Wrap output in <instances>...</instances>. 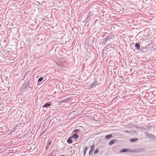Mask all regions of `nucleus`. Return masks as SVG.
Wrapping results in <instances>:
<instances>
[{
	"instance_id": "1",
	"label": "nucleus",
	"mask_w": 156,
	"mask_h": 156,
	"mask_svg": "<svg viewBox=\"0 0 156 156\" xmlns=\"http://www.w3.org/2000/svg\"><path fill=\"white\" fill-rule=\"evenodd\" d=\"M51 105V102H48L44 104L42 106V108H48Z\"/></svg>"
},
{
	"instance_id": "5",
	"label": "nucleus",
	"mask_w": 156,
	"mask_h": 156,
	"mask_svg": "<svg viewBox=\"0 0 156 156\" xmlns=\"http://www.w3.org/2000/svg\"><path fill=\"white\" fill-rule=\"evenodd\" d=\"M95 79V80L94 82L90 84L89 86V87L90 88H92L96 84H97V81Z\"/></svg>"
},
{
	"instance_id": "18",
	"label": "nucleus",
	"mask_w": 156,
	"mask_h": 156,
	"mask_svg": "<svg viewBox=\"0 0 156 156\" xmlns=\"http://www.w3.org/2000/svg\"><path fill=\"white\" fill-rule=\"evenodd\" d=\"M124 132L125 133H130V131L128 130H124Z\"/></svg>"
},
{
	"instance_id": "22",
	"label": "nucleus",
	"mask_w": 156,
	"mask_h": 156,
	"mask_svg": "<svg viewBox=\"0 0 156 156\" xmlns=\"http://www.w3.org/2000/svg\"><path fill=\"white\" fill-rule=\"evenodd\" d=\"M86 152L84 151L83 152V156H85V155Z\"/></svg>"
},
{
	"instance_id": "7",
	"label": "nucleus",
	"mask_w": 156,
	"mask_h": 156,
	"mask_svg": "<svg viewBox=\"0 0 156 156\" xmlns=\"http://www.w3.org/2000/svg\"><path fill=\"white\" fill-rule=\"evenodd\" d=\"M112 136V134H109L105 136L104 138L105 139H108L110 138Z\"/></svg>"
},
{
	"instance_id": "21",
	"label": "nucleus",
	"mask_w": 156,
	"mask_h": 156,
	"mask_svg": "<svg viewBox=\"0 0 156 156\" xmlns=\"http://www.w3.org/2000/svg\"><path fill=\"white\" fill-rule=\"evenodd\" d=\"M105 49H103L102 51V53H104V51H105Z\"/></svg>"
},
{
	"instance_id": "9",
	"label": "nucleus",
	"mask_w": 156,
	"mask_h": 156,
	"mask_svg": "<svg viewBox=\"0 0 156 156\" xmlns=\"http://www.w3.org/2000/svg\"><path fill=\"white\" fill-rule=\"evenodd\" d=\"M115 140H111L108 143V144L109 145H112L115 142Z\"/></svg>"
},
{
	"instance_id": "10",
	"label": "nucleus",
	"mask_w": 156,
	"mask_h": 156,
	"mask_svg": "<svg viewBox=\"0 0 156 156\" xmlns=\"http://www.w3.org/2000/svg\"><path fill=\"white\" fill-rule=\"evenodd\" d=\"M67 141L68 144H71L73 142L72 140L71 139V137H70L68 139H67Z\"/></svg>"
},
{
	"instance_id": "11",
	"label": "nucleus",
	"mask_w": 156,
	"mask_h": 156,
	"mask_svg": "<svg viewBox=\"0 0 156 156\" xmlns=\"http://www.w3.org/2000/svg\"><path fill=\"white\" fill-rule=\"evenodd\" d=\"M135 46L137 49H139L140 47V44L139 43H136L135 44Z\"/></svg>"
},
{
	"instance_id": "6",
	"label": "nucleus",
	"mask_w": 156,
	"mask_h": 156,
	"mask_svg": "<svg viewBox=\"0 0 156 156\" xmlns=\"http://www.w3.org/2000/svg\"><path fill=\"white\" fill-rule=\"evenodd\" d=\"M30 80H29L26 83L24 87V88L26 89H28L29 88V85L30 84Z\"/></svg>"
},
{
	"instance_id": "12",
	"label": "nucleus",
	"mask_w": 156,
	"mask_h": 156,
	"mask_svg": "<svg viewBox=\"0 0 156 156\" xmlns=\"http://www.w3.org/2000/svg\"><path fill=\"white\" fill-rule=\"evenodd\" d=\"M138 140L137 138H133L130 140L131 142H133L137 141Z\"/></svg>"
},
{
	"instance_id": "8",
	"label": "nucleus",
	"mask_w": 156,
	"mask_h": 156,
	"mask_svg": "<svg viewBox=\"0 0 156 156\" xmlns=\"http://www.w3.org/2000/svg\"><path fill=\"white\" fill-rule=\"evenodd\" d=\"M70 98H66L64 99L63 100V101H62V102H63V103L66 102H67V101H69L70 100Z\"/></svg>"
},
{
	"instance_id": "13",
	"label": "nucleus",
	"mask_w": 156,
	"mask_h": 156,
	"mask_svg": "<svg viewBox=\"0 0 156 156\" xmlns=\"http://www.w3.org/2000/svg\"><path fill=\"white\" fill-rule=\"evenodd\" d=\"M72 137L73 138L74 137L76 139H77L78 138L79 136L78 134H73L72 136Z\"/></svg>"
},
{
	"instance_id": "17",
	"label": "nucleus",
	"mask_w": 156,
	"mask_h": 156,
	"mask_svg": "<svg viewBox=\"0 0 156 156\" xmlns=\"http://www.w3.org/2000/svg\"><path fill=\"white\" fill-rule=\"evenodd\" d=\"M51 141H49L48 142L47 145V147L49 146L51 144Z\"/></svg>"
},
{
	"instance_id": "16",
	"label": "nucleus",
	"mask_w": 156,
	"mask_h": 156,
	"mask_svg": "<svg viewBox=\"0 0 156 156\" xmlns=\"http://www.w3.org/2000/svg\"><path fill=\"white\" fill-rule=\"evenodd\" d=\"M87 149V147L86 146L84 148L83 151L85 152H86Z\"/></svg>"
},
{
	"instance_id": "15",
	"label": "nucleus",
	"mask_w": 156,
	"mask_h": 156,
	"mask_svg": "<svg viewBox=\"0 0 156 156\" xmlns=\"http://www.w3.org/2000/svg\"><path fill=\"white\" fill-rule=\"evenodd\" d=\"M99 151V150L98 149H96V150H95L94 151V154H97V153Z\"/></svg>"
},
{
	"instance_id": "19",
	"label": "nucleus",
	"mask_w": 156,
	"mask_h": 156,
	"mask_svg": "<svg viewBox=\"0 0 156 156\" xmlns=\"http://www.w3.org/2000/svg\"><path fill=\"white\" fill-rule=\"evenodd\" d=\"M108 48H109V46L108 45H107L106 46H105V48L104 49H105V50H106L107 49H108Z\"/></svg>"
},
{
	"instance_id": "14",
	"label": "nucleus",
	"mask_w": 156,
	"mask_h": 156,
	"mask_svg": "<svg viewBox=\"0 0 156 156\" xmlns=\"http://www.w3.org/2000/svg\"><path fill=\"white\" fill-rule=\"evenodd\" d=\"M43 79V78L42 77L39 78L38 80V82H39L41 81Z\"/></svg>"
},
{
	"instance_id": "2",
	"label": "nucleus",
	"mask_w": 156,
	"mask_h": 156,
	"mask_svg": "<svg viewBox=\"0 0 156 156\" xmlns=\"http://www.w3.org/2000/svg\"><path fill=\"white\" fill-rule=\"evenodd\" d=\"M112 39V37H109V36H106L105 38L103 39V41L102 42V43L105 44V43L109 39Z\"/></svg>"
},
{
	"instance_id": "20",
	"label": "nucleus",
	"mask_w": 156,
	"mask_h": 156,
	"mask_svg": "<svg viewBox=\"0 0 156 156\" xmlns=\"http://www.w3.org/2000/svg\"><path fill=\"white\" fill-rule=\"evenodd\" d=\"M133 134H136V132L135 130H133L132 131Z\"/></svg>"
},
{
	"instance_id": "4",
	"label": "nucleus",
	"mask_w": 156,
	"mask_h": 156,
	"mask_svg": "<svg viewBox=\"0 0 156 156\" xmlns=\"http://www.w3.org/2000/svg\"><path fill=\"white\" fill-rule=\"evenodd\" d=\"M90 147H91V149L89 152V155H90L93 152L94 150L95 146H94V144H93V145L91 146Z\"/></svg>"
},
{
	"instance_id": "3",
	"label": "nucleus",
	"mask_w": 156,
	"mask_h": 156,
	"mask_svg": "<svg viewBox=\"0 0 156 156\" xmlns=\"http://www.w3.org/2000/svg\"><path fill=\"white\" fill-rule=\"evenodd\" d=\"M120 153H123L126 152H132V151H130V150L129 149H127L126 148H123L120 151Z\"/></svg>"
}]
</instances>
